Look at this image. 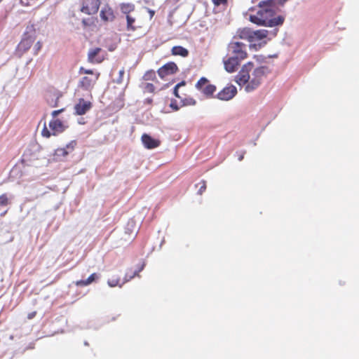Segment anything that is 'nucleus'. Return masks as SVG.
I'll return each instance as SVG.
<instances>
[{"mask_svg":"<svg viewBox=\"0 0 359 359\" xmlns=\"http://www.w3.org/2000/svg\"><path fill=\"white\" fill-rule=\"evenodd\" d=\"M126 18L127 21V30L135 31L136 29V27L134 25L136 20L135 17H133L130 14L126 15Z\"/></svg>","mask_w":359,"mask_h":359,"instance_id":"412c9836","label":"nucleus"},{"mask_svg":"<svg viewBox=\"0 0 359 359\" xmlns=\"http://www.w3.org/2000/svg\"><path fill=\"white\" fill-rule=\"evenodd\" d=\"M177 70V66L175 62H168L158 69V74L161 79H163L168 75L175 74Z\"/></svg>","mask_w":359,"mask_h":359,"instance_id":"423d86ee","label":"nucleus"},{"mask_svg":"<svg viewBox=\"0 0 359 359\" xmlns=\"http://www.w3.org/2000/svg\"><path fill=\"white\" fill-rule=\"evenodd\" d=\"M241 39H248L250 43H252V30L251 29L245 28L241 31L239 34Z\"/></svg>","mask_w":359,"mask_h":359,"instance_id":"6ab92c4d","label":"nucleus"},{"mask_svg":"<svg viewBox=\"0 0 359 359\" xmlns=\"http://www.w3.org/2000/svg\"><path fill=\"white\" fill-rule=\"evenodd\" d=\"M124 74H125L124 69H122L119 71L118 77L114 81L117 84L122 83Z\"/></svg>","mask_w":359,"mask_h":359,"instance_id":"bb28decb","label":"nucleus"},{"mask_svg":"<svg viewBox=\"0 0 359 359\" xmlns=\"http://www.w3.org/2000/svg\"><path fill=\"white\" fill-rule=\"evenodd\" d=\"M64 111V109H61L59 110H54L52 111L51 115L53 118H55L57 116H58L60 113H62Z\"/></svg>","mask_w":359,"mask_h":359,"instance_id":"e433bc0d","label":"nucleus"},{"mask_svg":"<svg viewBox=\"0 0 359 359\" xmlns=\"http://www.w3.org/2000/svg\"><path fill=\"white\" fill-rule=\"evenodd\" d=\"M100 18L105 22H112L115 19L114 10L109 4H105L100 11Z\"/></svg>","mask_w":359,"mask_h":359,"instance_id":"1a4fd4ad","label":"nucleus"},{"mask_svg":"<svg viewBox=\"0 0 359 359\" xmlns=\"http://www.w3.org/2000/svg\"><path fill=\"white\" fill-rule=\"evenodd\" d=\"M69 154V151L66 148H58L55 151V158L56 160H61Z\"/></svg>","mask_w":359,"mask_h":359,"instance_id":"4be33fe9","label":"nucleus"},{"mask_svg":"<svg viewBox=\"0 0 359 359\" xmlns=\"http://www.w3.org/2000/svg\"><path fill=\"white\" fill-rule=\"evenodd\" d=\"M237 93V89L234 86L224 88L218 93L217 97L221 100L228 101L231 100Z\"/></svg>","mask_w":359,"mask_h":359,"instance_id":"39448f33","label":"nucleus"},{"mask_svg":"<svg viewBox=\"0 0 359 359\" xmlns=\"http://www.w3.org/2000/svg\"><path fill=\"white\" fill-rule=\"evenodd\" d=\"M149 14H150V18H151L154 15V11H152V10H149Z\"/></svg>","mask_w":359,"mask_h":359,"instance_id":"de8ad7c7","label":"nucleus"},{"mask_svg":"<svg viewBox=\"0 0 359 359\" xmlns=\"http://www.w3.org/2000/svg\"><path fill=\"white\" fill-rule=\"evenodd\" d=\"M215 6L225 5L227 3V0H212Z\"/></svg>","mask_w":359,"mask_h":359,"instance_id":"473e14b6","label":"nucleus"},{"mask_svg":"<svg viewBox=\"0 0 359 359\" xmlns=\"http://www.w3.org/2000/svg\"><path fill=\"white\" fill-rule=\"evenodd\" d=\"M276 6H277L278 5L283 6L288 0H276Z\"/></svg>","mask_w":359,"mask_h":359,"instance_id":"79ce46f5","label":"nucleus"},{"mask_svg":"<svg viewBox=\"0 0 359 359\" xmlns=\"http://www.w3.org/2000/svg\"><path fill=\"white\" fill-rule=\"evenodd\" d=\"M107 283H108L109 286L111 287H115L116 285H118L119 279L109 280L107 281Z\"/></svg>","mask_w":359,"mask_h":359,"instance_id":"c756f323","label":"nucleus"},{"mask_svg":"<svg viewBox=\"0 0 359 359\" xmlns=\"http://www.w3.org/2000/svg\"><path fill=\"white\" fill-rule=\"evenodd\" d=\"M259 7L255 15H250V22L259 26L269 27L279 26L283 23L284 17L281 15L273 17L276 11V0L261 1L259 3Z\"/></svg>","mask_w":359,"mask_h":359,"instance_id":"f03ea898","label":"nucleus"},{"mask_svg":"<svg viewBox=\"0 0 359 359\" xmlns=\"http://www.w3.org/2000/svg\"><path fill=\"white\" fill-rule=\"evenodd\" d=\"M276 32H277V30L276 29V31H275V32H272V33H271V34H272V35H273V36H276Z\"/></svg>","mask_w":359,"mask_h":359,"instance_id":"8fccbe9b","label":"nucleus"},{"mask_svg":"<svg viewBox=\"0 0 359 359\" xmlns=\"http://www.w3.org/2000/svg\"><path fill=\"white\" fill-rule=\"evenodd\" d=\"M34 42V39L32 36H27L22 39L21 42L20 43V48L24 49L25 50L29 49Z\"/></svg>","mask_w":359,"mask_h":359,"instance_id":"a211bd4d","label":"nucleus"},{"mask_svg":"<svg viewBox=\"0 0 359 359\" xmlns=\"http://www.w3.org/2000/svg\"><path fill=\"white\" fill-rule=\"evenodd\" d=\"M36 312L31 313L28 315V318L32 319L35 316Z\"/></svg>","mask_w":359,"mask_h":359,"instance_id":"49530a36","label":"nucleus"},{"mask_svg":"<svg viewBox=\"0 0 359 359\" xmlns=\"http://www.w3.org/2000/svg\"><path fill=\"white\" fill-rule=\"evenodd\" d=\"M143 78L146 81L154 80L156 78L155 72L153 70L147 72Z\"/></svg>","mask_w":359,"mask_h":359,"instance_id":"393cba45","label":"nucleus"},{"mask_svg":"<svg viewBox=\"0 0 359 359\" xmlns=\"http://www.w3.org/2000/svg\"><path fill=\"white\" fill-rule=\"evenodd\" d=\"M49 127L53 131V135H56L57 134L63 132L65 130V126L63 123L59 119H53L49 123Z\"/></svg>","mask_w":359,"mask_h":359,"instance_id":"ddd939ff","label":"nucleus"},{"mask_svg":"<svg viewBox=\"0 0 359 359\" xmlns=\"http://www.w3.org/2000/svg\"><path fill=\"white\" fill-rule=\"evenodd\" d=\"M228 51L230 56L240 60L245 59L248 56L246 45L240 41H232L228 46Z\"/></svg>","mask_w":359,"mask_h":359,"instance_id":"7ed1b4c3","label":"nucleus"},{"mask_svg":"<svg viewBox=\"0 0 359 359\" xmlns=\"http://www.w3.org/2000/svg\"><path fill=\"white\" fill-rule=\"evenodd\" d=\"M92 107V104L89 101H86L84 99L81 98L79 102L75 104L74 110L76 115H83L88 111Z\"/></svg>","mask_w":359,"mask_h":359,"instance_id":"0eeeda50","label":"nucleus"},{"mask_svg":"<svg viewBox=\"0 0 359 359\" xmlns=\"http://www.w3.org/2000/svg\"><path fill=\"white\" fill-rule=\"evenodd\" d=\"M270 73L266 66L255 67L252 62L245 64L236 76V82L246 93L256 90L262 83L263 79Z\"/></svg>","mask_w":359,"mask_h":359,"instance_id":"f257e3e1","label":"nucleus"},{"mask_svg":"<svg viewBox=\"0 0 359 359\" xmlns=\"http://www.w3.org/2000/svg\"><path fill=\"white\" fill-rule=\"evenodd\" d=\"M41 134L43 137H49L50 136V131L46 127L43 129Z\"/></svg>","mask_w":359,"mask_h":359,"instance_id":"c9c22d12","label":"nucleus"},{"mask_svg":"<svg viewBox=\"0 0 359 359\" xmlns=\"http://www.w3.org/2000/svg\"><path fill=\"white\" fill-rule=\"evenodd\" d=\"M59 98H60V96H59V95H57V97H56V99H55V100L53 102H50L49 101H48V102H49V104H50L52 107H56V106L57 105V102H58Z\"/></svg>","mask_w":359,"mask_h":359,"instance_id":"a19ab883","label":"nucleus"},{"mask_svg":"<svg viewBox=\"0 0 359 359\" xmlns=\"http://www.w3.org/2000/svg\"><path fill=\"white\" fill-rule=\"evenodd\" d=\"M185 84V81H182L180 83H177L175 86L179 88L180 86H184Z\"/></svg>","mask_w":359,"mask_h":359,"instance_id":"a18cd8bd","label":"nucleus"},{"mask_svg":"<svg viewBox=\"0 0 359 359\" xmlns=\"http://www.w3.org/2000/svg\"><path fill=\"white\" fill-rule=\"evenodd\" d=\"M144 265H145L144 264H142V265L138 270H136L133 273L130 272V271H127L125 275V277H124V283H127V282L130 281L131 279H133L135 276H138V273L142 270H143Z\"/></svg>","mask_w":359,"mask_h":359,"instance_id":"aec40b11","label":"nucleus"},{"mask_svg":"<svg viewBox=\"0 0 359 359\" xmlns=\"http://www.w3.org/2000/svg\"><path fill=\"white\" fill-rule=\"evenodd\" d=\"M201 184H202V185L201 186V187L199 188V189L198 191V193L199 194H202L205 191V190L206 189L205 182L203 181L201 182Z\"/></svg>","mask_w":359,"mask_h":359,"instance_id":"f704fd0d","label":"nucleus"},{"mask_svg":"<svg viewBox=\"0 0 359 359\" xmlns=\"http://www.w3.org/2000/svg\"><path fill=\"white\" fill-rule=\"evenodd\" d=\"M255 58L259 63H262L265 60V57L262 55H255Z\"/></svg>","mask_w":359,"mask_h":359,"instance_id":"4c0bfd02","label":"nucleus"},{"mask_svg":"<svg viewBox=\"0 0 359 359\" xmlns=\"http://www.w3.org/2000/svg\"><path fill=\"white\" fill-rule=\"evenodd\" d=\"M98 275L95 273L91 274L86 280H81L76 282L78 286H86L92 283L95 279L98 278Z\"/></svg>","mask_w":359,"mask_h":359,"instance_id":"dca6fc26","label":"nucleus"},{"mask_svg":"<svg viewBox=\"0 0 359 359\" xmlns=\"http://www.w3.org/2000/svg\"><path fill=\"white\" fill-rule=\"evenodd\" d=\"M243 156H244L243 154L240 155V156L238 157V161H241L243 159Z\"/></svg>","mask_w":359,"mask_h":359,"instance_id":"09e8293b","label":"nucleus"},{"mask_svg":"<svg viewBox=\"0 0 359 359\" xmlns=\"http://www.w3.org/2000/svg\"><path fill=\"white\" fill-rule=\"evenodd\" d=\"M173 93L177 97H180V95L178 94V88H177L176 86H175L174 88Z\"/></svg>","mask_w":359,"mask_h":359,"instance_id":"c03bdc74","label":"nucleus"},{"mask_svg":"<svg viewBox=\"0 0 359 359\" xmlns=\"http://www.w3.org/2000/svg\"><path fill=\"white\" fill-rule=\"evenodd\" d=\"M85 345H86V346L88 345V342H86H86H85Z\"/></svg>","mask_w":359,"mask_h":359,"instance_id":"3c124183","label":"nucleus"},{"mask_svg":"<svg viewBox=\"0 0 359 359\" xmlns=\"http://www.w3.org/2000/svg\"><path fill=\"white\" fill-rule=\"evenodd\" d=\"M266 43V41H264L262 42H259L258 43H251L250 45V48H255V49L257 50L258 48H260L261 47L264 46Z\"/></svg>","mask_w":359,"mask_h":359,"instance_id":"cd10ccee","label":"nucleus"},{"mask_svg":"<svg viewBox=\"0 0 359 359\" xmlns=\"http://www.w3.org/2000/svg\"><path fill=\"white\" fill-rule=\"evenodd\" d=\"M76 144V142L75 140H73V141L70 142L68 144H67L65 148L67 149V150L69 151V153L70 151L74 150Z\"/></svg>","mask_w":359,"mask_h":359,"instance_id":"c85d7f7f","label":"nucleus"},{"mask_svg":"<svg viewBox=\"0 0 359 359\" xmlns=\"http://www.w3.org/2000/svg\"><path fill=\"white\" fill-rule=\"evenodd\" d=\"M135 226V222L133 219H130L128 221L127 224V229L129 230L130 228H133Z\"/></svg>","mask_w":359,"mask_h":359,"instance_id":"ea45409f","label":"nucleus"},{"mask_svg":"<svg viewBox=\"0 0 359 359\" xmlns=\"http://www.w3.org/2000/svg\"><path fill=\"white\" fill-rule=\"evenodd\" d=\"M269 33V32L266 29L252 30V43L266 39Z\"/></svg>","mask_w":359,"mask_h":359,"instance_id":"4468645a","label":"nucleus"},{"mask_svg":"<svg viewBox=\"0 0 359 359\" xmlns=\"http://www.w3.org/2000/svg\"><path fill=\"white\" fill-rule=\"evenodd\" d=\"M120 10L123 14L128 15L135 10V5L131 3H122L120 4Z\"/></svg>","mask_w":359,"mask_h":359,"instance_id":"2eb2a0df","label":"nucleus"},{"mask_svg":"<svg viewBox=\"0 0 359 359\" xmlns=\"http://www.w3.org/2000/svg\"><path fill=\"white\" fill-rule=\"evenodd\" d=\"M141 140L144 147L149 149H154L160 145L158 140L154 139L147 134H143Z\"/></svg>","mask_w":359,"mask_h":359,"instance_id":"9d476101","label":"nucleus"},{"mask_svg":"<svg viewBox=\"0 0 359 359\" xmlns=\"http://www.w3.org/2000/svg\"><path fill=\"white\" fill-rule=\"evenodd\" d=\"M41 46H42V45H41V42L38 41L35 44V47L34 48H36V50L38 51V50H39L41 49Z\"/></svg>","mask_w":359,"mask_h":359,"instance_id":"37998d69","label":"nucleus"},{"mask_svg":"<svg viewBox=\"0 0 359 359\" xmlns=\"http://www.w3.org/2000/svg\"><path fill=\"white\" fill-rule=\"evenodd\" d=\"M2 0H0V2Z\"/></svg>","mask_w":359,"mask_h":359,"instance_id":"603ef678","label":"nucleus"},{"mask_svg":"<svg viewBox=\"0 0 359 359\" xmlns=\"http://www.w3.org/2000/svg\"><path fill=\"white\" fill-rule=\"evenodd\" d=\"M8 198L6 194H4L0 196V205L5 206L8 205Z\"/></svg>","mask_w":359,"mask_h":359,"instance_id":"a878e982","label":"nucleus"},{"mask_svg":"<svg viewBox=\"0 0 359 359\" xmlns=\"http://www.w3.org/2000/svg\"><path fill=\"white\" fill-rule=\"evenodd\" d=\"M145 90L149 93H152L154 90V86L152 83H147L145 86Z\"/></svg>","mask_w":359,"mask_h":359,"instance_id":"2f4dec72","label":"nucleus"},{"mask_svg":"<svg viewBox=\"0 0 359 359\" xmlns=\"http://www.w3.org/2000/svg\"><path fill=\"white\" fill-rule=\"evenodd\" d=\"M100 0H84L81 11L88 15L95 14L100 8Z\"/></svg>","mask_w":359,"mask_h":359,"instance_id":"20e7f679","label":"nucleus"},{"mask_svg":"<svg viewBox=\"0 0 359 359\" xmlns=\"http://www.w3.org/2000/svg\"><path fill=\"white\" fill-rule=\"evenodd\" d=\"M98 76H99V74L95 75L93 78L88 77V76H84L80 81L79 86L82 88L88 90L93 87V84L97 80Z\"/></svg>","mask_w":359,"mask_h":359,"instance_id":"f8f14e48","label":"nucleus"},{"mask_svg":"<svg viewBox=\"0 0 359 359\" xmlns=\"http://www.w3.org/2000/svg\"><path fill=\"white\" fill-rule=\"evenodd\" d=\"M102 51L100 48H94L88 50V61L90 63H100L104 60V56L100 55Z\"/></svg>","mask_w":359,"mask_h":359,"instance_id":"6e6552de","label":"nucleus"},{"mask_svg":"<svg viewBox=\"0 0 359 359\" xmlns=\"http://www.w3.org/2000/svg\"><path fill=\"white\" fill-rule=\"evenodd\" d=\"M208 80L205 78V77H202L200 79V80L196 83V88L199 90H202V89L206 86L208 85Z\"/></svg>","mask_w":359,"mask_h":359,"instance_id":"b1692460","label":"nucleus"},{"mask_svg":"<svg viewBox=\"0 0 359 359\" xmlns=\"http://www.w3.org/2000/svg\"><path fill=\"white\" fill-rule=\"evenodd\" d=\"M241 60L230 56L227 60H224V68L228 72H234Z\"/></svg>","mask_w":359,"mask_h":359,"instance_id":"9b49d317","label":"nucleus"},{"mask_svg":"<svg viewBox=\"0 0 359 359\" xmlns=\"http://www.w3.org/2000/svg\"><path fill=\"white\" fill-rule=\"evenodd\" d=\"M196 100L193 98H188L184 100V105H195Z\"/></svg>","mask_w":359,"mask_h":359,"instance_id":"7c9ffc66","label":"nucleus"},{"mask_svg":"<svg viewBox=\"0 0 359 359\" xmlns=\"http://www.w3.org/2000/svg\"><path fill=\"white\" fill-rule=\"evenodd\" d=\"M170 107L175 111L179 109V107L177 106L176 101H172Z\"/></svg>","mask_w":359,"mask_h":359,"instance_id":"58836bf2","label":"nucleus"},{"mask_svg":"<svg viewBox=\"0 0 359 359\" xmlns=\"http://www.w3.org/2000/svg\"><path fill=\"white\" fill-rule=\"evenodd\" d=\"M216 90V87L214 86V85H211V84H208L206 85L203 89H202V92L209 96V95H212L215 91Z\"/></svg>","mask_w":359,"mask_h":359,"instance_id":"5701e85b","label":"nucleus"},{"mask_svg":"<svg viewBox=\"0 0 359 359\" xmlns=\"http://www.w3.org/2000/svg\"><path fill=\"white\" fill-rule=\"evenodd\" d=\"M80 73H83L86 74H93V72L91 69H86L83 67H81L79 69Z\"/></svg>","mask_w":359,"mask_h":359,"instance_id":"72a5a7b5","label":"nucleus"},{"mask_svg":"<svg viewBox=\"0 0 359 359\" xmlns=\"http://www.w3.org/2000/svg\"><path fill=\"white\" fill-rule=\"evenodd\" d=\"M172 54L174 55H180L182 57H187L189 54L187 49L182 46H174L172 48Z\"/></svg>","mask_w":359,"mask_h":359,"instance_id":"f3484780","label":"nucleus"}]
</instances>
